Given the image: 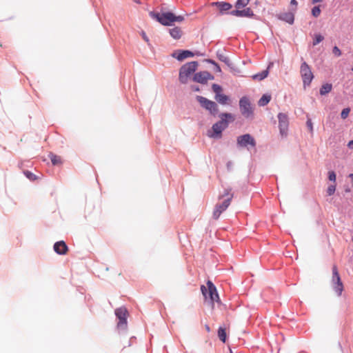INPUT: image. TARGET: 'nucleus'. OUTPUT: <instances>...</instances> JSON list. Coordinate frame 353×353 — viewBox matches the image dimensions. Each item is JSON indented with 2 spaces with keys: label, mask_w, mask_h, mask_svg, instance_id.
<instances>
[{
  "label": "nucleus",
  "mask_w": 353,
  "mask_h": 353,
  "mask_svg": "<svg viewBox=\"0 0 353 353\" xmlns=\"http://www.w3.org/2000/svg\"><path fill=\"white\" fill-rule=\"evenodd\" d=\"M54 250L58 254L64 255L68 252V248L63 241H60L54 243Z\"/></svg>",
  "instance_id": "dca6fc26"
},
{
  "label": "nucleus",
  "mask_w": 353,
  "mask_h": 353,
  "mask_svg": "<svg viewBox=\"0 0 353 353\" xmlns=\"http://www.w3.org/2000/svg\"><path fill=\"white\" fill-rule=\"evenodd\" d=\"M279 119V128L280 134L282 137H286L288 135L289 119L287 114L280 112L278 116Z\"/></svg>",
  "instance_id": "9d476101"
},
{
  "label": "nucleus",
  "mask_w": 353,
  "mask_h": 353,
  "mask_svg": "<svg viewBox=\"0 0 353 353\" xmlns=\"http://www.w3.org/2000/svg\"><path fill=\"white\" fill-rule=\"evenodd\" d=\"M332 89V84L325 83L321 86L319 92L321 95H325V94L329 93L330 92H331Z\"/></svg>",
  "instance_id": "4be33fe9"
},
{
  "label": "nucleus",
  "mask_w": 353,
  "mask_h": 353,
  "mask_svg": "<svg viewBox=\"0 0 353 353\" xmlns=\"http://www.w3.org/2000/svg\"><path fill=\"white\" fill-rule=\"evenodd\" d=\"M195 90L198 91V90H199V88H195Z\"/></svg>",
  "instance_id": "a19ab883"
},
{
  "label": "nucleus",
  "mask_w": 353,
  "mask_h": 353,
  "mask_svg": "<svg viewBox=\"0 0 353 353\" xmlns=\"http://www.w3.org/2000/svg\"><path fill=\"white\" fill-rule=\"evenodd\" d=\"M237 144L240 147H247L250 145L252 147H255L256 141L249 134H245L237 137Z\"/></svg>",
  "instance_id": "ddd939ff"
},
{
  "label": "nucleus",
  "mask_w": 353,
  "mask_h": 353,
  "mask_svg": "<svg viewBox=\"0 0 353 353\" xmlns=\"http://www.w3.org/2000/svg\"><path fill=\"white\" fill-rule=\"evenodd\" d=\"M332 281L334 283V290L338 296H341L343 290V285L336 265H334L332 267Z\"/></svg>",
  "instance_id": "9b49d317"
},
{
  "label": "nucleus",
  "mask_w": 353,
  "mask_h": 353,
  "mask_svg": "<svg viewBox=\"0 0 353 353\" xmlns=\"http://www.w3.org/2000/svg\"><path fill=\"white\" fill-rule=\"evenodd\" d=\"M211 5L217 8L220 14L228 13V12L232 8V5L231 3L225 1L212 2Z\"/></svg>",
  "instance_id": "2eb2a0df"
},
{
  "label": "nucleus",
  "mask_w": 353,
  "mask_h": 353,
  "mask_svg": "<svg viewBox=\"0 0 353 353\" xmlns=\"http://www.w3.org/2000/svg\"><path fill=\"white\" fill-rule=\"evenodd\" d=\"M240 111L245 118L252 117L253 115V109L251 106L250 100L246 97H243L239 101Z\"/></svg>",
  "instance_id": "6e6552de"
},
{
  "label": "nucleus",
  "mask_w": 353,
  "mask_h": 353,
  "mask_svg": "<svg viewBox=\"0 0 353 353\" xmlns=\"http://www.w3.org/2000/svg\"><path fill=\"white\" fill-rule=\"evenodd\" d=\"M50 159L52 161V163L54 165H61L62 163L61 158L56 154H50Z\"/></svg>",
  "instance_id": "b1692460"
},
{
  "label": "nucleus",
  "mask_w": 353,
  "mask_h": 353,
  "mask_svg": "<svg viewBox=\"0 0 353 353\" xmlns=\"http://www.w3.org/2000/svg\"><path fill=\"white\" fill-rule=\"evenodd\" d=\"M290 5L294 7V8H292V10L294 11V12H296V7H297V5H298V2L296 1V0H291L290 1Z\"/></svg>",
  "instance_id": "f704fd0d"
},
{
  "label": "nucleus",
  "mask_w": 353,
  "mask_h": 353,
  "mask_svg": "<svg viewBox=\"0 0 353 353\" xmlns=\"http://www.w3.org/2000/svg\"><path fill=\"white\" fill-rule=\"evenodd\" d=\"M169 33L170 36L176 40L181 39L183 35V31L181 28L176 26L170 28L169 30Z\"/></svg>",
  "instance_id": "f3484780"
},
{
  "label": "nucleus",
  "mask_w": 353,
  "mask_h": 353,
  "mask_svg": "<svg viewBox=\"0 0 353 353\" xmlns=\"http://www.w3.org/2000/svg\"><path fill=\"white\" fill-rule=\"evenodd\" d=\"M214 79V77L207 71H203L196 73L194 75L193 80L200 83H206L208 80Z\"/></svg>",
  "instance_id": "4468645a"
},
{
  "label": "nucleus",
  "mask_w": 353,
  "mask_h": 353,
  "mask_svg": "<svg viewBox=\"0 0 353 353\" xmlns=\"http://www.w3.org/2000/svg\"><path fill=\"white\" fill-rule=\"evenodd\" d=\"M250 2V0H237L235 3L236 10H233L229 13L231 15L238 17H252L254 16L253 11L250 8H245Z\"/></svg>",
  "instance_id": "20e7f679"
},
{
  "label": "nucleus",
  "mask_w": 353,
  "mask_h": 353,
  "mask_svg": "<svg viewBox=\"0 0 353 353\" xmlns=\"http://www.w3.org/2000/svg\"><path fill=\"white\" fill-rule=\"evenodd\" d=\"M321 11L319 6H314L312 9V14L314 17H318L321 14Z\"/></svg>",
  "instance_id": "bb28decb"
},
{
  "label": "nucleus",
  "mask_w": 353,
  "mask_h": 353,
  "mask_svg": "<svg viewBox=\"0 0 353 353\" xmlns=\"http://www.w3.org/2000/svg\"><path fill=\"white\" fill-rule=\"evenodd\" d=\"M268 70H265L262 71L260 73L253 75L252 79L254 80L261 81V80H263L265 78H266L268 77Z\"/></svg>",
  "instance_id": "5701e85b"
},
{
  "label": "nucleus",
  "mask_w": 353,
  "mask_h": 353,
  "mask_svg": "<svg viewBox=\"0 0 353 353\" xmlns=\"http://www.w3.org/2000/svg\"><path fill=\"white\" fill-rule=\"evenodd\" d=\"M219 117L221 120L215 123L212 127V132L208 133L210 137L221 138L223 130L228 125L229 121H233L234 120V117L230 113H222L219 115Z\"/></svg>",
  "instance_id": "7ed1b4c3"
},
{
  "label": "nucleus",
  "mask_w": 353,
  "mask_h": 353,
  "mask_svg": "<svg viewBox=\"0 0 353 353\" xmlns=\"http://www.w3.org/2000/svg\"><path fill=\"white\" fill-rule=\"evenodd\" d=\"M335 190H336V185H330L327 188V193L329 196H331V195L334 194Z\"/></svg>",
  "instance_id": "c85d7f7f"
},
{
  "label": "nucleus",
  "mask_w": 353,
  "mask_h": 353,
  "mask_svg": "<svg viewBox=\"0 0 353 353\" xmlns=\"http://www.w3.org/2000/svg\"><path fill=\"white\" fill-rule=\"evenodd\" d=\"M328 178L329 180L335 182L336 178L335 172L334 171H330L328 172Z\"/></svg>",
  "instance_id": "2f4dec72"
},
{
  "label": "nucleus",
  "mask_w": 353,
  "mask_h": 353,
  "mask_svg": "<svg viewBox=\"0 0 353 353\" xmlns=\"http://www.w3.org/2000/svg\"><path fill=\"white\" fill-rule=\"evenodd\" d=\"M332 52L337 57H339L341 54V52L337 46H334L333 48Z\"/></svg>",
  "instance_id": "72a5a7b5"
},
{
  "label": "nucleus",
  "mask_w": 353,
  "mask_h": 353,
  "mask_svg": "<svg viewBox=\"0 0 353 353\" xmlns=\"http://www.w3.org/2000/svg\"><path fill=\"white\" fill-rule=\"evenodd\" d=\"M196 99L201 105L205 109L209 110L211 114L215 115L218 112V106L215 102L201 96H197Z\"/></svg>",
  "instance_id": "1a4fd4ad"
},
{
  "label": "nucleus",
  "mask_w": 353,
  "mask_h": 353,
  "mask_svg": "<svg viewBox=\"0 0 353 353\" xmlns=\"http://www.w3.org/2000/svg\"><path fill=\"white\" fill-rule=\"evenodd\" d=\"M211 62L214 63L216 71L218 72H220L221 71V68L219 67V65H217L216 63H215L214 61H211Z\"/></svg>",
  "instance_id": "e433bc0d"
},
{
  "label": "nucleus",
  "mask_w": 353,
  "mask_h": 353,
  "mask_svg": "<svg viewBox=\"0 0 353 353\" xmlns=\"http://www.w3.org/2000/svg\"><path fill=\"white\" fill-rule=\"evenodd\" d=\"M233 198V194L231 193L230 189H225L222 195L219 197V201L215 205L212 217L214 219H218L221 214L227 210L231 203Z\"/></svg>",
  "instance_id": "f03ea898"
},
{
  "label": "nucleus",
  "mask_w": 353,
  "mask_h": 353,
  "mask_svg": "<svg viewBox=\"0 0 353 353\" xmlns=\"http://www.w3.org/2000/svg\"><path fill=\"white\" fill-rule=\"evenodd\" d=\"M150 14L153 19H155L159 23L165 26H172L174 23H181L185 19L183 16L176 15L170 11L161 13L151 12Z\"/></svg>",
  "instance_id": "f257e3e1"
},
{
  "label": "nucleus",
  "mask_w": 353,
  "mask_h": 353,
  "mask_svg": "<svg viewBox=\"0 0 353 353\" xmlns=\"http://www.w3.org/2000/svg\"><path fill=\"white\" fill-rule=\"evenodd\" d=\"M24 174L31 181H34L37 179L36 176L30 171H25Z\"/></svg>",
  "instance_id": "c756f323"
},
{
  "label": "nucleus",
  "mask_w": 353,
  "mask_h": 353,
  "mask_svg": "<svg viewBox=\"0 0 353 353\" xmlns=\"http://www.w3.org/2000/svg\"><path fill=\"white\" fill-rule=\"evenodd\" d=\"M205 330L208 332H210V327H209L208 325H205Z\"/></svg>",
  "instance_id": "58836bf2"
},
{
  "label": "nucleus",
  "mask_w": 353,
  "mask_h": 353,
  "mask_svg": "<svg viewBox=\"0 0 353 353\" xmlns=\"http://www.w3.org/2000/svg\"><path fill=\"white\" fill-rule=\"evenodd\" d=\"M323 37L321 34H315L313 40V46H316L323 40Z\"/></svg>",
  "instance_id": "a878e982"
},
{
  "label": "nucleus",
  "mask_w": 353,
  "mask_h": 353,
  "mask_svg": "<svg viewBox=\"0 0 353 353\" xmlns=\"http://www.w3.org/2000/svg\"><path fill=\"white\" fill-rule=\"evenodd\" d=\"M201 290L205 300L208 299L210 301L212 307L215 302H219V297L216 287L212 281H208L207 287L201 285Z\"/></svg>",
  "instance_id": "39448f33"
},
{
  "label": "nucleus",
  "mask_w": 353,
  "mask_h": 353,
  "mask_svg": "<svg viewBox=\"0 0 353 353\" xmlns=\"http://www.w3.org/2000/svg\"><path fill=\"white\" fill-rule=\"evenodd\" d=\"M279 19L290 24H292L294 21V14L293 12H285L279 16Z\"/></svg>",
  "instance_id": "a211bd4d"
},
{
  "label": "nucleus",
  "mask_w": 353,
  "mask_h": 353,
  "mask_svg": "<svg viewBox=\"0 0 353 353\" xmlns=\"http://www.w3.org/2000/svg\"><path fill=\"white\" fill-rule=\"evenodd\" d=\"M307 127L308 128L310 132L313 133V124L310 119H307L306 122Z\"/></svg>",
  "instance_id": "473e14b6"
},
{
  "label": "nucleus",
  "mask_w": 353,
  "mask_h": 353,
  "mask_svg": "<svg viewBox=\"0 0 353 353\" xmlns=\"http://www.w3.org/2000/svg\"><path fill=\"white\" fill-rule=\"evenodd\" d=\"M198 67L196 61H191L183 65L179 70V81L182 83H186L189 77L192 74Z\"/></svg>",
  "instance_id": "423d86ee"
},
{
  "label": "nucleus",
  "mask_w": 353,
  "mask_h": 353,
  "mask_svg": "<svg viewBox=\"0 0 353 353\" xmlns=\"http://www.w3.org/2000/svg\"><path fill=\"white\" fill-rule=\"evenodd\" d=\"M194 54L191 51L189 50H183L181 51L178 56L176 57V59L179 61H182L184 59H186L188 57H193Z\"/></svg>",
  "instance_id": "aec40b11"
},
{
  "label": "nucleus",
  "mask_w": 353,
  "mask_h": 353,
  "mask_svg": "<svg viewBox=\"0 0 353 353\" xmlns=\"http://www.w3.org/2000/svg\"><path fill=\"white\" fill-rule=\"evenodd\" d=\"M348 146H349L350 148H353V140L350 141L348 143Z\"/></svg>",
  "instance_id": "4c0bfd02"
},
{
  "label": "nucleus",
  "mask_w": 353,
  "mask_h": 353,
  "mask_svg": "<svg viewBox=\"0 0 353 353\" xmlns=\"http://www.w3.org/2000/svg\"><path fill=\"white\" fill-rule=\"evenodd\" d=\"M271 100V95L263 94L261 98L259 100L258 104L259 106L266 105Z\"/></svg>",
  "instance_id": "412c9836"
},
{
  "label": "nucleus",
  "mask_w": 353,
  "mask_h": 353,
  "mask_svg": "<svg viewBox=\"0 0 353 353\" xmlns=\"http://www.w3.org/2000/svg\"><path fill=\"white\" fill-rule=\"evenodd\" d=\"M350 112V108H344L341 113V118L343 119H345L348 117Z\"/></svg>",
  "instance_id": "cd10ccee"
},
{
  "label": "nucleus",
  "mask_w": 353,
  "mask_h": 353,
  "mask_svg": "<svg viewBox=\"0 0 353 353\" xmlns=\"http://www.w3.org/2000/svg\"><path fill=\"white\" fill-rule=\"evenodd\" d=\"M141 36H142V37H143V40H144L145 41H146L148 43H149V39H148V37H147V35H146V34H145V32H141Z\"/></svg>",
  "instance_id": "c9c22d12"
},
{
  "label": "nucleus",
  "mask_w": 353,
  "mask_h": 353,
  "mask_svg": "<svg viewBox=\"0 0 353 353\" xmlns=\"http://www.w3.org/2000/svg\"><path fill=\"white\" fill-rule=\"evenodd\" d=\"M352 70L353 71V67L352 68Z\"/></svg>",
  "instance_id": "37998d69"
},
{
  "label": "nucleus",
  "mask_w": 353,
  "mask_h": 353,
  "mask_svg": "<svg viewBox=\"0 0 353 353\" xmlns=\"http://www.w3.org/2000/svg\"><path fill=\"white\" fill-rule=\"evenodd\" d=\"M195 90L198 91V90H199V88H195Z\"/></svg>",
  "instance_id": "79ce46f5"
},
{
  "label": "nucleus",
  "mask_w": 353,
  "mask_h": 353,
  "mask_svg": "<svg viewBox=\"0 0 353 353\" xmlns=\"http://www.w3.org/2000/svg\"><path fill=\"white\" fill-rule=\"evenodd\" d=\"M212 90L216 93V94H221L220 92H221L222 88L220 85H219L217 84H213Z\"/></svg>",
  "instance_id": "7c9ffc66"
},
{
  "label": "nucleus",
  "mask_w": 353,
  "mask_h": 353,
  "mask_svg": "<svg viewBox=\"0 0 353 353\" xmlns=\"http://www.w3.org/2000/svg\"><path fill=\"white\" fill-rule=\"evenodd\" d=\"M300 73L303 79V86H309L314 79L313 73L308 64L303 61L300 68Z\"/></svg>",
  "instance_id": "0eeeda50"
},
{
  "label": "nucleus",
  "mask_w": 353,
  "mask_h": 353,
  "mask_svg": "<svg viewBox=\"0 0 353 353\" xmlns=\"http://www.w3.org/2000/svg\"><path fill=\"white\" fill-rule=\"evenodd\" d=\"M218 336L219 339L223 341V343L226 341V332L225 329L223 327H220L218 330Z\"/></svg>",
  "instance_id": "393cba45"
},
{
  "label": "nucleus",
  "mask_w": 353,
  "mask_h": 353,
  "mask_svg": "<svg viewBox=\"0 0 353 353\" xmlns=\"http://www.w3.org/2000/svg\"><path fill=\"white\" fill-rule=\"evenodd\" d=\"M215 99L217 102L222 105L228 104L230 101V98L223 94H216Z\"/></svg>",
  "instance_id": "6ab92c4d"
},
{
  "label": "nucleus",
  "mask_w": 353,
  "mask_h": 353,
  "mask_svg": "<svg viewBox=\"0 0 353 353\" xmlns=\"http://www.w3.org/2000/svg\"><path fill=\"white\" fill-rule=\"evenodd\" d=\"M321 1H322V0H312V3L313 4L316 3L318 2H321Z\"/></svg>",
  "instance_id": "ea45409f"
},
{
  "label": "nucleus",
  "mask_w": 353,
  "mask_h": 353,
  "mask_svg": "<svg viewBox=\"0 0 353 353\" xmlns=\"http://www.w3.org/2000/svg\"><path fill=\"white\" fill-rule=\"evenodd\" d=\"M115 314L119 319L117 326L119 328H125L127 325L128 311L125 307H121L115 310Z\"/></svg>",
  "instance_id": "f8f14e48"
}]
</instances>
